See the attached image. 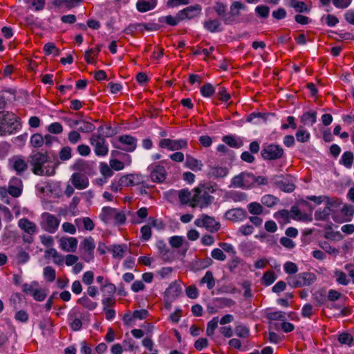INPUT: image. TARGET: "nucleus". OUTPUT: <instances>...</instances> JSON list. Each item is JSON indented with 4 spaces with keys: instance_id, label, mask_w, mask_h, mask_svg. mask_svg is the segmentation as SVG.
Segmentation results:
<instances>
[{
    "instance_id": "49530a36",
    "label": "nucleus",
    "mask_w": 354,
    "mask_h": 354,
    "mask_svg": "<svg viewBox=\"0 0 354 354\" xmlns=\"http://www.w3.org/2000/svg\"><path fill=\"white\" fill-rule=\"evenodd\" d=\"M248 172H242L239 175L234 176L231 180V185L230 187H243L244 185V178H247L246 174Z\"/></svg>"
},
{
    "instance_id": "4be33fe9",
    "label": "nucleus",
    "mask_w": 354,
    "mask_h": 354,
    "mask_svg": "<svg viewBox=\"0 0 354 354\" xmlns=\"http://www.w3.org/2000/svg\"><path fill=\"white\" fill-rule=\"evenodd\" d=\"M12 168L16 171L17 175H22L28 167V162L22 159L20 156H15L12 158Z\"/></svg>"
},
{
    "instance_id": "20e7f679",
    "label": "nucleus",
    "mask_w": 354,
    "mask_h": 354,
    "mask_svg": "<svg viewBox=\"0 0 354 354\" xmlns=\"http://www.w3.org/2000/svg\"><path fill=\"white\" fill-rule=\"evenodd\" d=\"M316 279V275L313 272H308L290 276L286 279L288 286L293 288L310 286Z\"/></svg>"
},
{
    "instance_id": "0eeeda50",
    "label": "nucleus",
    "mask_w": 354,
    "mask_h": 354,
    "mask_svg": "<svg viewBox=\"0 0 354 354\" xmlns=\"http://www.w3.org/2000/svg\"><path fill=\"white\" fill-rule=\"evenodd\" d=\"M90 143L94 147V152L97 156H105L108 154V145L100 133H93L90 138Z\"/></svg>"
},
{
    "instance_id": "37998d69",
    "label": "nucleus",
    "mask_w": 354,
    "mask_h": 354,
    "mask_svg": "<svg viewBox=\"0 0 354 354\" xmlns=\"http://www.w3.org/2000/svg\"><path fill=\"white\" fill-rule=\"evenodd\" d=\"M77 303L89 310H93L97 306V304L91 301L88 297L83 296L77 299Z\"/></svg>"
},
{
    "instance_id": "e2e57ef3",
    "label": "nucleus",
    "mask_w": 354,
    "mask_h": 354,
    "mask_svg": "<svg viewBox=\"0 0 354 354\" xmlns=\"http://www.w3.org/2000/svg\"><path fill=\"white\" fill-rule=\"evenodd\" d=\"M234 333L236 335L241 338H246L250 335V330L248 328L241 324L235 327Z\"/></svg>"
},
{
    "instance_id": "dca6fc26",
    "label": "nucleus",
    "mask_w": 354,
    "mask_h": 354,
    "mask_svg": "<svg viewBox=\"0 0 354 354\" xmlns=\"http://www.w3.org/2000/svg\"><path fill=\"white\" fill-rule=\"evenodd\" d=\"M228 174L229 169L226 167L211 166L207 176L209 178L219 179L226 177Z\"/></svg>"
},
{
    "instance_id": "9b49d317",
    "label": "nucleus",
    "mask_w": 354,
    "mask_h": 354,
    "mask_svg": "<svg viewBox=\"0 0 354 354\" xmlns=\"http://www.w3.org/2000/svg\"><path fill=\"white\" fill-rule=\"evenodd\" d=\"M354 216V206L351 204H344L339 209V214H335L333 220L339 223L350 222Z\"/></svg>"
},
{
    "instance_id": "6ab92c4d",
    "label": "nucleus",
    "mask_w": 354,
    "mask_h": 354,
    "mask_svg": "<svg viewBox=\"0 0 354 354\" xmlns=\"http://www.w3.org/2000/svg\"><path fill=\"white\" fill-rule=\"evenodd\" d=\"M77 243V240L75 237H62L59 240L60 248L66 252H75Z\"/></svg>"
},
{
    "instance_id": "f704fd0d",
    "label": "nucleus",
    "mask_w": 354,
    "mask_h": 354,
    "mask_svg": "<svg viewBox=\"0 0 354 354\" xmlns=\"http://www.w3.org/2000/svg\"><path fill=\"white\" fill-rule=\"evenodd\" d=\"M227 8V5L221 1H216L213 6L214 10L223 23L224 19L226 17L225 15L227 16L228 12Z\"/></svg>"
},
{
    "instance_id": "864d4df0",
    "label": "nucleus",
    "mask_w": 354,
    "mask_h": 354,
    "mask_svg": "<svg viewBox=\"0 0 354 354\" xmlns=\"http://www.w3.org/2000/svg\"><path fill=\"white\" fill-rule=\"evenodd\" d=\"M188 145L186 139L171 140L170 151H176L187 148Z\"/></svg>"
},
{
    "instance_id": "7c9ffc66",
    "label": "nucleus",
    "mask_w": 354,
    "mask_h": 354,
    "mask_svg": "<svg viewBox=\"0 0 354 354\" xmlns=\"http://www.w3.org/2000/svg\"><path fill=\"white\" fill-rule=\"evenodd\" d=\"M157 5V0H138L136 8L140 12L153 10Z\"/></svg>"
},
{
    "instance_id": "4c0bfd02",
    "label": "nucleus",
    "mask_w": 354,
    "mask_h": 354,
    "mask_svg": "<svg viewBox=\"0 0 354 354\" xmlns=\"http://www.w3.org/2000/svg\"><path fill=\"white\" fill-rule=\"evenodd\" d=\"M353 160V153L351 151H347L343 153L339 160V164L344 165L348 169H350L352 167Z\"/></svg>"
},
{
    "instance_id": "13d9d810",
    "label": "nucleus",
    "mask_w": 354,
    "mask_h": 354,
    "mask_svg": "<svg viewBox=\"0 0 354 354\" xmlns=\"http://www.w3.org/2000/svg\"><path fill=\"white\" fill-rule=\"evenodd\" d=\"M278 200H279L278 198L274 196L273 195L268 194V195L263 196L261 198V201L263 205H264L268 207H272L274 205H276Z\"/></svg>"
},
{
    "instance_id": "7ed1b4c3",
    "label": "nucleus",
    "mask_w": 354,
    "mask_h": 354,
    "mask_svg": "<svg viewBox=\"0 0 354 354\" xmlns=\"http://www.w3.org/2000/svg\"><path fill=\"white\" fill-rule=\"evenodd\" d=\"M21 127L20 118L13 113L0 111V136L11 135L18 131Z\"/></svg>"
},
{
    "instance_id": "c756f323",
    "label": "nucleus",
    "mask_w": 354,
    "mask_h": 354,
    "mask_svg": "<svg viewBox=\"0 0 354 354\" xmlns=\"http://www.w3.org/2000/svg\"><path fill=\"white\" fill-rule=\"evenodd\" d=\"M18 225L21 230L30 235H32L36 233V225L30 221L28 218H21L19 221Z\"/></svg>"
},
{
    "instance_id": "4468645a",
    "label": "nucleus",
    "mask_w": 354,
    "mask_h": 354,
    "mask_svg": "<svg viewBox=\"0 0 354 354\" xmlns=\"http://www.w3.org/2000/svg\"><path fill=\"white\" fill-rule=\"evenodd\" d=\"M80 247L82 248L84 252L87 254V257H83L85 261L89 262L91 260L93 259V251L95 245L94 240L91 236L85 238L81 243Z\"/></svg>"
},
{
    "instance_id": "f3484780",
    "label": "nucleus",
    "mask_w": 354,
    "mask_h": 354,
    "mask_svg": "<svg viewBox=\"0 0 354 354\" xmlns=\"http://www.w3.org/2000/svg\"><path fill=\"white\" fill-rule=\"evenodd\" d=\"M156 245L164 261L170 262L173 260V252L167 248L166 243L163 240H158Z\"/></svg>"
},
{
    "instance_id": "6e6552de",
    "label": "nucleus",
    "mask_w": 354,
    "mask_h": 354,
    "mask_svg": "<svg viewBox=\"0 0 354 354\" xmlns=\"http://www.w3.org/2000/svg\"><path fill=\"white\" fill-rule=\"evenodd\" d=\"M194 224L199 227H205L211 233L216 232L221 228V223L219 222L216 221L213 217L205 214H203L200 218L196 219Z\"/></svg>"
},
{
    "instance_id": "09e8293b",
    "label": "nucleus",
    "mask_w": 354,
    "mask_h": 354,
    "mask_svg": "<svg viewBox=\"0 0 354 354\" xmlns=\"http://www.w3.org/2000/svg\"><path fill=\"white\" fill-rule=\"evenodd\" d=\"M43 50L46 55H49L50 54H53L55 57L59 56L60 54V50L55 46V44L53 42H48L46 44Z\"/></svg>"
},
{
    "instance_id": "1a4fd4ad",
    "label": "nucleus",
    "mask_w": 354,
    "mask_h": 354,
    "mask_svg": "<svg viewBox=\"0 0 354 354\" xmlns=\"http://www.w3.org/2000/svg\"><path fill=\"white\" fill-rule=\"evenodd\" d=\"M120 143L126 145L122 147L116 142H112L114 148L122 150L126 152H133L136 150L137 147V138L130 135H122L118 138Z\"/></svg>"
},
{
    "instance_id": "680f3d73",
    "label": "nucleus",
    "mask_w": 354,
    "mask_h": 354,
    "mask_svg": "<svg viewBox=\"0 0 354 354\" xmlns=\"http://www.w3.org/2000/svg\"><path fill=\"white\" fill-rule=\"evenodd\" d=\"M256 14L261 18L266 19L269 16L270 8L265 5H259L255 8Z\"/></svg>"
},
{
    "instance_id": "a19ab883",
    "label": "nucleus",
    "mask_w": 354,
    "mask_h": 354,
    "mask_svg": "<svg viewBox=\"0 0 354 354\" xmlns=\"http://www.w3.org/2000/svg\"><path fill=\"white\" fill-rule=\"evenodd\" d=\"M181 20L178 19V12L176 14V17H173L171 15H167L164 17H160L158 18V22L165 23L167 25L171 26H177Z\"/></svg>"
},
{
    "instance_id": "c03bdc74",
    "label": "nucleus",
    "mask_w": 354,
    "mask_h": 354,
    "mask_svg": "<svg viewBox=\"0 0 354 354\" xmlns=\"http://www.w3.org/2000/svg\"><path fill=\"white\" fill-rule=\"evenodd\" d=\"M201 283H206L207 288L212 290L215 286V279L212 271H207L205 276L201 279Z\"/></svg>"
},
{
    "instance_id": "2eb2a0df",
    "label": "nucleus",
    "mask_w": 354,
    "mask_h": 354,
    "mask_svg": "<svg viewBox=\"0 0 354 354\" xmlns=\"http://www.w3.org/2000/svg\"><path fill=\"white\" fill-rule=\"evenodd\" d=\"M73 169L80 172H83L87 175H93L95 174L94 166L92 163L79 159L77 160L73 166Z\"/></svg>"
},
{
    "instance_id": "f03ea898",
    "label": "nucleus",
    "mask_w": 354,
    "mask_h": 354,
    "mask_svg": "<svg viewBox=\"0 0 354 354\" xmlns=\"http://www.w3.org/2000/svg\"><path fill=\"white\" fill-rule=\"evenodd\" d=\"M28 162L32 166V171L35 175L51 176L55 174V165L44 166L50 162L48 152L32 151L28 158Z\"/></svg>"
},
{
    "instance_id": "bf43d9fd",
    "label": "nucleus",
    "mask_w": 354,
    "mask_h": 354,
    "mask_svg": "<svg viewBox=\"0 0 354 354\" xmlns=\"http://www.w3.org/2000/svg\"><path fill=\"white\" fill-rule=\"evenodd\" d=\"M214 302L218 304L220 308L231 307L235 304V301L230 298L217 297L214 299Z\"/></svg>"
},
{
    "instance_id": "423d86ee",
    "label": "nucleus",
    "mask_w": 354,
    "mask_h": 354,
    "mask_svg": "<svg viewBox=\"0 0 354 354\" xmlns=\"http://www.w3.org/2000/svg\"><path fill=\"white\" fill-rule=\"evenodd\" d=\"M283 154L282 147L274 143L264 145L261 151V156L265 160H277L281 158Z\"/></svg>"
},
{
    "instance_id": "473e14b6",
    "label": "nucleus",
    "mask_w": 354,
    "mask_h": 354,
    "mask_svg": "<svg viewBox=\"0 0 354 354\" xmlns=\"http://www.w3.org/2000/svg\"><path fill=\"white\" fill-rule=\"evenodd\" d=\"M313 299L315 301L317 306H322L326 304L327 301L326 291L325 289L322 288L316 290L313 294Z\"/></svg>"
},
{
    "instance_id": "412c9836",
    "label": "nucleus",
    "mask_w": 354,
    "mask_h": 354,
    "mask_svg": "<svg viewBox=\"0 0 354 354\" xmlns=\"http://www.w3.org/2000/svg\"><path fill=\"white\" fill-rule=\"evenodd\" d=\"M82 313L78 310L72 311L68 315V319L71 320L69 325L73 331H78L82 327Z\"/></svg>"
},
{
    "instance_id": "58836bf2",
    "label": "nucleus",
    "mask_w": 354,
    "mask_h": 354,
    "mask_svg": "<svg viewBox=\"0 0 354 354\" xmlns=\"http://www.w3.org/2000/svg\"><path fill=\"white\" fill-rule=\"evenodd\" d=\"M301 121L305 124L313 126L317 121V113L315 111H307L303 113Z\"/></svg>"
},
{
    "instance_id": "39448f33",
    "label": "nucleus",
    "mask_w": 354,
    "mask_h": 354,
    "mask_svg": "<svg viewBox=\"0 0 354 354\" xmlns=\"http://www.w3.org/2000/svg\"><path fill=\"white\" fill-rule=\"evenodd\" d=\"M290 212L292 213L291 216L287 209H283L276 212L274 214V217L279 220V223L284 224L289 223L290 218L301 221L304 220L306 217V215L302 214L301 210L295 205L291 207Z\"/></svg>"
},
{
    "instance_id": "e433bc0d",
    "label": "nucleus",
    "mask_w": 354,
    "mask_h": 354,
    "mask_svg": "<svg viewBox=\"0 0 354 354\" xmlns=\"http://www.w3.org/2000/svg\"><path fill=\"white\" fill-rule=\"evenodd\" d=\"M52 256L54 259V263L57 265H61L64 262V257L61 254H59L57 251L53 248H49L45 251L44 257L46 259L49 258L50 256Z\"/></svg>"
},
{
    "instance_id": "bb28decb",
    "label": "nucleus",
    "mask_w": 354,
    "mask_h": 354,
    "mask_svg": "<svg viewBox=\"0 0 354 354\" xmlns=\"http://www.w3.org/2000/svg\"><path fill=\"white\" fill-rule=\"evenodd\" d=\"M286 5L295 9V12L299 13H308L310 8L304 1L298 0H285Z\"/></svg>"
},
{
    "instance_id": "a18cd8bd",
    "label": "nucleus",
    "mask_w": 354,
    "mask_h": 354,
    "mask_svg": "<svg viewBox=\"0 0 354 354\" xmlns=\"http://www.w3.org/2000/svg\"><path fill=\"white\" fill-rule=\"evenodd\" d=\"M201 94L204 97H210L216 92L215 88L211 83H205L200 88Z\"/></svg>"
},
{
    "instance_id": "052dcab7",
    "label": "nucleus",
    "mask_w": 354,
    "mask_h": 354,
    "mask_svg": "<svg viewBox=\"0 0 354 354\" xmlns=\"http://www.w3.org/2000/svg\"><path fill=\"white\" fill-rule=\"evenodd\" d=\"M44 277L49 282H53L56 278L55 270L51 266H46L44 268Z\"/></svg>"
},
{
    "instance_id": "5fc2aeb1",
    "label": "nucleus",
    "mask_w": 354,
    "mask_h": 354,
    "mask_svg": "<svg viewBox=\"0 0 354 354\" xmlns=\"http://www.w3.org/2000/svg\"><path fill=\"white\" fill-rule=\"evenodd\" d=\"M218 317H214L207 323L206 334L209 337L213 336L214 331L218 327Z\"/></svg>"
},
{
    "instance_id": "4d7b16f0",
    "label": "nucleus",
    "mask_w": 354,
    "mask_h": 354,
    "mask_svg": "<svg viewBox=\"0 0 354 354\" xmlns=\"http://www.w3.org/2000/svg\"><path fill=\"white\" fill-rule=\"evenodd\" d=\"M72 157V149L68 146L62 147L59 151V158L62 161H66Z\"/></svg>"
},
{
    "instance_id": "f8f14e48",
    "label": "nucleus",
    "mask_w": 354,
    "mask_h": 354,
    "mask_svg": "<svg viewBox=\"0 0 354 354\" xmlns=\"http://www.w3.org/2000/svg\"><path fill=\"white\" fill-rule=\"evenodd\" d=\"M202 7L199 4H195L186 7L178 12V19L182 21L185 19H192L201 12Z\"/></svg>"
},
{
    "instance_id": "9d476101",
    "label": "nucleus",
    "mask_w": 354,
    "mask_h": 354,
    "mask_svg": "<svg viewBox=\"0 0 354 354\" xmlns=\"http://www.w3.org/2000/svg\"><path fill=\"white\" fill-rule=\"evenodd\" d=\"M43 221L41 222L42 229L49 233H55L60 223V221L52 214L44 212L41 214Z\"/></svg>"
},
{
    "instance_id": "0e129e2a",
    "label": "nucleus",
    "mask_w": 354,
    "mask_h": 354,
    "mask_svg": "<svg viewBox=\"0 0 354 354\" xmlns=\"http://www.w3.org/2000/svg\"><path fill=\"white\" fill-rule=\"evenodd\" d=\"M248 209L249 212L254 215H259L263 212V207L257 202H252L248 204Z\"/></svg>"
},
{
    "instance_id": "de8ad7c7",
    "label": "nucleus",
    "mask_w": 354,
    "mask_h": 354,
    "mask_svg": "<svg viewBox=\"0 0 354 354\" xmlns=\"http://www.w3.org/2000/svg\"><path fill=\"white\" fill-rule=\"evenodd\" d=\"M296 139L300 142H306L310 138V134L306 130H304L302 127H299L298 131L295 133Z\"/></svg>"
},
{
    "instance_id": "c9c22d12",
    "label": "nucleus",
    "mask_w": 354,
    "mask_h": 354,
    "mask_svg": "<svg viewBox=\"0 0 354 354\" xmlns=\"http://www.w3.org/2000/svg\"><path fill=\"white\" fill-rule=\"evenodd\" d=\"M178 198L182 205L189 204L192 207V196L191 192L187 188L178 191Z\"/></svg>"
},
{
    "instance_id": "a878e982",
    "label": "nucleus",
    "mask_w": 354,
    "mask_h": 354,
    "mask_svg": "<svg viewBox=\"0 0 354 354\" xmlns=\"http://www.w3.org/2000/svg\"><path fill=\"white\" fill-rule=\"evenodd\" d=\"M239 15L240 10L237 8H234V5L232 3L230 7V11L226 16L227 17L224 19V24L232 25L241 22V21L237 18Z\"/></svg>"
},
{
    "instance_id": "ddd939ff",
    "label": "nucleus",
    "mask_w": 354,
    "mask_h": 354,
    "mask_svg": "<svg viewBox=\"0 0 354 354\" xmlns=\"http://www.w3.org/2000/svg\"><path fill=\"white\" fill-rule=\"evenodd\" d=\"M246 216V211L241 207L229 209L225 213V218L233 222L241 221L245 219Z\"/></svg>"
},
{
    "instance_id": "ea45409f",
    "label": "nucleus",
    "mask_w": 354,
    "mask_h": 354,
    "mask_svg": "<svg viewBox=\"0 0 354 354\" xmlns=\"http://www.w3.org/2000/svg\"><path fill=\"white\" fill-rule=\"evenodd\" d=\"M247 178L251 182V184H257V185H266L268 184L269 180L266 177L255 176L252 173L246 174Z\"/></svg>"
},
{
    "instance_id": "79ce46f5",
    "label": "nucleus",
    "mask_w": 354,
    "mask_h": 354,
    "mask_svg": "<svg viewBox=\"0 0 354 354\" xmlns=\"http://www.w3.org/2000/svg\"><path fill=\"white\" fill-rule=\"evenodd\" d=\"M332 214L328 207L326 205L324 209H319L315 212V219L316 221H324L328 220L329 216Z\"/></svg>"
},
{
    "instance_id": "5701e85b",
    "label": "nucleus",
    "mask_w": 354,
    "mask_h": 354,
    "mask_svg": "<svg viewBox=\"0 0 354 354\" xmlns=\"http://www.w3.org/2000/svg\"><path fill=\"white\" fill-rule=\"evenodd\" d=\"M203 27L206 30L212 33L222 32L223 30L221 21L218 19L205 21L203 22Z\"/></svg>"
},
{
    "instance_id": "b1692460",
    "label": "nucleus",
    "mask_w": 354,
    "mask_h": 354,
    "mask_svg": "<svg viewBox=\"0 0 354 354\" xmlns=\"http://www.w3.org/2000/svg\"><path fill=\"white\" fill-rule=\"evenodd\" d=\"M182 292V288L180 284L177 281H174L171 282L169 287L165 291V297H171L173 299H175L177 297L180 295Z\"/></svg>"
},
{
    "instance_id": "72a5a7b5",
    "label": "nucleus",
    "mask_w": 354,
    "mask_h": 354,
    "mask_svg": "<svg viewBox=\"0 0 354 354\" xmlns=\"http://www.w3.org/2000/svg\"><path fill=\"white\" fill-rule=\"evenodd\" d=\"M222 140L226 145L233 148H240L243 146V142L241 138H236L233 135H227L222 138Z\"/></svg>"
},
{
    "instance_id": "3c124183",
    "label": "nucleus",
    "mask_w": 354,
    "mask_h": 354,
    "mask_svg": "<svg viewBox=\"0 0 354 354\" xmlns=\"http://www.w3.org/2000/svg\"><path fill=\"white\" fill-rule=\"evenodd\" d=\"M111 247V251L113 253V257L122 259L124 253V248H127V245L114 244Z\"/></svg>"
},
{
    "instance_id": "8fccbe9b",
    "label": "nucleus",
    "mask_w": 354,
    "mask_h": 354,
    "mask_svg": "<svg viewBox=\"0 0 354 354\" xmlns=\"http://www.w3.org/2000/svg\"><path fill=\"white\" fill-rule=\"evenodd\" d=\"M30 142L33 147L39 148L44 145V138L41 133H36L30 137Z\"/></svg>"
},
{
    "instance_id": "603ef678",
    "label": "nucleus",
    "mask_w": 354,
    "mask_h": 354,
    "mask_svg": "<svg viewBox=\"0 0 354 354\" xmlns=\"http://www.w3.org/2000/svg\"><path fill=\"white\" fill-rule=\"evenodd\" d=\"M277 279L276 274L272 271H267L266 272L262 277L263 283L266 286H269L272 284L274 281Z\"/></svg>"
},
{
    "instance_id": "a211bd4d",
    "label": "nucleus",
    "mask_w": 354,
    "mask_h": 354,
    "mask_svg": "<svg viewBox=\"0 0 354 354\" xmlns=\"http://www.w3.org/2000/svg\"><path fill=\"white\" fill-rule=\"evenodd\" d=\"M73 185L78 189H84L88 186V179L80 172L73 173L71 178Z\"/></svg>"
},
{
    "instance_id": "6e6d98bb",
    "label": "nucleus",
    "mask_w": 354,
    "mask_h": 354,
    "mask_svg": "<svg viewBox=\"0 0 354 354\" xmlns=\"http://www.w3.org/2000/svg\"><path fill=\"white\" fill-rule=\"evenodd\" d=\"M279 188L284 192L290 193L295 190V185L292 182L284 178Z\"/></svg>"
},
{
    "instance_id": "393cba45",
    "label": "nucleus",
    "mask_w": 354,
    "mask_h": 354,
    "mask_svg": "<svg viewBox=\"0 0 354 354\" xmlns=\"http://www.w3.org/2000/svg\"><path fill=\"white\" fill-rule=\"evenodd\" d=\"M325 205H326L331 212L332 217L335 214H339L341 205L342 204V200L340 198H331L328 196L325 197Z\"/></svg>"
},
{
    "instance_id": "2f4dec72",
    "label": "nucleus",
    "mask_w": 354,
    "mask_h": 354,
    "mask_svg": "<svg viewBox=\"0 0 354 354\" xmlns=\"http://www.w3.org/2000/svg\"><path fill=\"white\" fill-rule=\"evenodd\" d=\"M185 166L192 171H201L203 167V162L190 155H187Z\"/></svg>"
},
{
    "instance_id": "aec40b11",
    "label": "nucleus",
    "mask_w": 354,
    "mask_h": 354,
    "mask_svg": "<svg viewBox=\"0 0 354 354\" xmlns=\"http://www.w3.org/2000/svg\"><path fill=\"white\" fill-rule=\"evenodd\" d=\"M166 176V170L162 165H156L151 169L150 176L153 182L162 183L165 180Z\"/></svg>"
},
{
    "instance_id": "338daca9",
    "label": "nucleus",
    "mask_w": 354,
    "mask_h": 354,
    "mask_svg": "<svg viewBox=\"0 0 354 354\" xmlns=\"http://www.w3.org/2000/svg\"><path fill=\"white\" fill-rule=\"evenodd\" d=\"M334 274L337 278L336 281L338 283L344 286L348 284L349 279H347L346 274L344 272L337 270L334 272Z\"/></svg>"
},
{
    "instance_id": "f257e3e1",
    "label": "nucleus",
    "mask_w": 354,
    "mask_h": 354,
    "mask_svg": "<svg viewBox=\"0 0 354 354\" xmlns=\"http://www.w3.org/2000/svg\"><path fill=\"white\" fill-rule=\"evenodd\" d=\"M216 184L212 185L211 183H205L199 184L193 189L192 207H200L201 209L209 207L214 201V197L212 196L216 190Z\"/></svg>"
},
{
    "instance_id": "774afa93",
    "label": "nucleus",
    "mask_w": 354,
    "mask_h": 354,
    "mask_svg": "<svg viewBox=\"0 0 354 354\" xmlns=\"http://www.w3.org/2000/svg\"><path fill=\"white\" fill-rule=\"evenodd\" d=\"M17 259L19 264H24L30 260V255L22 248H19L17 255Z\"/></svg>"
},
{
    "instance_id": "cd10ccee",
    "label": "nucleus",
    "mask_w": 354,
    "mask_h": 354,
    "mask_svg": "<svg viewBox=\"0 0 354 354\" xmlns=\"http://www.w3.org/2000/svg\"><path fill=\"white\" fill-rule=\"evenodd\" d=\"M117 209L115 208L109 206L104 207L99 215V218L104 223H108L114 218Z\"/></svg>"
},
{
    "instance_id": "c85d7f7f",
    "label": "nucleus",
    "mask_w": 354,
    "mask_h": 354,
    "mask_svg": "<svg viewBox=\"0 0 354 354\" xmlns=\"http://www.w3.org/2000/svg\"><path fill=\"white\" fill-rule=\"evenodd\" d=\"M21 185V180L18 178H13L8 185V192L12 197H19L22 192V188L17 186V185Z\"/></svg>"
},
{
    "instance_id": "69168bd1",
    "label": "nucleus",
    "mask_w": 354,
    "mask_h": 354,
    "mask_svg": "<svg viewBox=\"0 0 354 354\" xmlns=\"http://www.w3.org/2000/svg\"><path fill=\"white\" fill-rule=\"evenodd\" d=\"M81 120L82 122L80 124H82V125H81L78 128L79 131L83 132V133H91L95 130V127L91 122L85 121L84 120Z\"/></svg>"
}]
</instances>
